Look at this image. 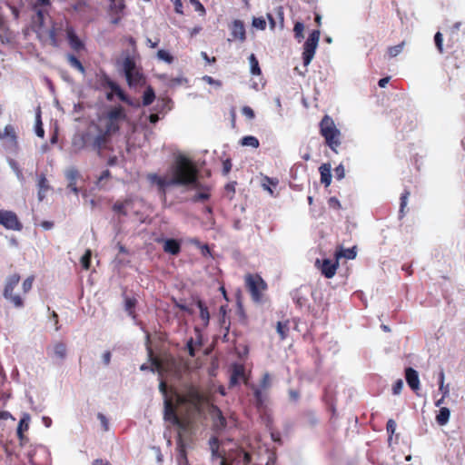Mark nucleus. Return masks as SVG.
Returning <instances> with one entry per match:
<instances>
[{
  "mask_svg": "<svg viewBox=\"0 0 465 465\" xmlns=\"http://www.w3.org/2000/svg\"><path fill=\"white\" fill-rule=\"evenodd\" d=\"M159 390L164 398V420L183 432L191 429L194 420L208 404L207 396L193 385L178 389L173 384L168 386L165 380H161Z\"/></svg>",
  "mask_w": 465,
  "mask_h": 465,
  "instance_id": "1",
  "label": "nucleus"
},
{
  "mask_svg": "<svg viewBox=\"0 0 465 465\" xmlns=\"http://www.w3.org/2000/svg\"><path fill=\"white\" fill-rule=\"evenodd\" d=\"M127 120L125 110L121 105L110 107L107 111L97 115V119L90 124V129L94 130V135L88 133L86 143H90L93 150L100 155L103 151L110 150L112 138L120 132L121 124Z\"/></svg>",
  "mask_w": 465,
  "mask_h": 465,
  "instance_id": "2",
  "label": "nucleus"
},
{
  "mask_svg": "<svg viewBox=\"0 0 465 465\" xmlns=\"http://www.w3.org/2000/svg\"><path fill=\"white\" fill-rule=\"evenodd\" d=\"M145 344L151 363L150 366L141 365L140 369L142 371L150 369L152 371H157L161 376L164 374L181 376L182 371L185 369L183 360L168 352L154 355L151 347V334L146 331Z\"/></svg>",
  "mask_w": 465,
  "mask_h": 465,
  "instance_id": "3",
  "label": "nucleus"
},
{
  "mask_svg": "<svg viewBox=\"0 0 465 465\" xmlns=\"http://www.w3.org/2000/svg\"><path fill=\"white\" fill-rule=\"evenodd\" d=\"M170 171V184L195 186L198 183V168L191 159L184 155H179L175 158Z\"/></svg>",
  "mask_w": 465,
  "mask_h": 465,
  "instance_id": "4",
  "label": "nucleus"
},
{
  "mask_svg": "<svg viewBox=\"0 0 465 465\" xmlns=\"http://www.w3.org/2000/svg\"><path fill=\"white\" fill-rule=\"evenodd\" d=\"M320 134L324 138L325 144L334 153L341 144V133L337 128L333 119L325 114L320 122Z\"/></svg>",
  "mask_w": 465,
  "mask_h": 465,
  "instance_id": "5",
  "label": "nucleus"
},
{
  "mask_svg": "<svg viewBox=\"0 0 465 465\" xmlns=\"http://www.w3.org/2000/svg\"><path fill=\"white\" fill-rule=\"evenodd\" d=\"M123 68L127 84L130 87H136L144 84L145 78L140 69L137 68L133 57L127 56L124 58Z\"/></svg>",
  "mask_w": 465,
  "mask_h": 465,
  "instance_id": "6",
  "label": "nucleus"
},
{
  "mask_svg": "<svg viewBox=\"0 0 465 465\" xmlns=\"http://www.w3.org/2000/svg\"><path fill=\"white\" fill-rule=\"evenodd\" d=\"M244 282L252 301L262 302V292L267 289L265 281L259 274L248 273L245 275Z\"/></svg>",
  "mask_w": 465,
  "mask_h": 465,
  "instance_id": "7",
  "label": "nucleus"
},
{
  "mask_svg": "<svg viewBox=\"0 0 465 465\" xmlns=\"http://www.w3.org/2000/svg\"><path fill=\"white\" fill-rule=\"evenodd\" d=\"M20 282V275L18 273H14L10 275L5 282V286L4 289V297L10 301L14 306L17 308H21L24 306V301L19 295H15L14 290L18 285Z\"/></svg>",
  "mask_w": 465,
  "mask_h": 465,
  "instance_id": "8",
  "label": "nucleus"
},
{
  "mask_svg": "<svg viewBox=\"0 0 465 465\" xmlns=\"http://www.w3.org/2000/svg\"><path fill=\"white\" fill-rule=\"evenodd\" d=\"M321 33L319 30H313L303 45L302 60L303 64L307 66L312 60L318 43L320 40Z\"/></svg>",
  "mask_w": 465,
  "mask_h": 465,
  "instance_id": "9",
  "label": "nucleus"
},
{
  "mask_svg": "<svg viewBox=\"0 0 465 465\" xmlns=\"http://www.w3.org/2000/svg\"><path fill=\"white\" fill-rule=\"evenodd\" d=\"M0 225L7 230L21 231L23 224L13 211L0 210Z\"/></svg>",
  "mask_w": 465,
  "mask_h": 465,
  "instance_id": "10",
  "label": "nucleus"
},
{
  "mask_svg": "<svg viewBox=\"0 0 465 465\" xmlns=\"http://www.w3.org/2000/svg\"><path fill=\"white\" fill-rule=\"evenodd\" d=\"M232 38L229 41H239L241 43L245 42L246 30L244 23L242 20L235 19L229 25Z\"/></svg>",
  "mask_w": 465,
  "mask_h": 465,
  "instance_id": "11",
  "label": "nucleus"
},
{
  "mask_svg": "<svg viewBox=\"0 0 465 465\" xmlns=\"http://www.w3.org/2000/svg\"><path fill=\"white\" fill-rule=\"evenodd\" d=\"M65 33L71 49H73L75 52H79L84 49V42L78 37L73 26L67 25L65 28Z\"/></svg>",
  "mask_w": 465,
  "mask_h": 465,
  "instance_id": "12",
  "label": "nucleus"
},
{
  "mask_svg": "<svg viewBox=\"0 0 465 465\" xmlns=\"http://www.w3.org/2000/svg\"><path fill=\"white\" fill-rule=\"evenodd\" d=\"M339 267V260L335 258V261L330 259H323L320 266L322 274L327 279L332 278Z\"/></svg>",
  "mask_w": 465,
  "mask_h": 465,
  "instance_id": "13",
  "label": "nucleus"
},
{
  "mask_svg": "<svg viewBox=\"0 0 465 465\" xmlns=\"http://www.w3.org/2000/svg\"><path fill=\"white\" fill-rule=\"evenodd\" d=\"M134 202L132 199H125L124 201H117L113 205V211L118 214L126 216L128 214V209L132 207Z\"/></svg>",
  "mask_w": 465,
  "mask_h": 465,
  "instance_id": "14",
  "label": "nucleus"
},
{
  "mask_svg": "<svg viewBox=\"0 0 465 465\" xmlns=\"http://www.w3.org/2000/svg\"><path fill=\"white\" fill-rule=\"evenodd\" d=\"M213 428L217 430H223L226 427V420L223 417L222 411L213 406Z\"/></svg>",
  "mask_w": 465,
  "mask_h": 465,
  "instance_id": "15",
  "label": "nucleus"
},
{
  "mask_svg": "<svg viewBox=\"0 0 465 465\" xmlns=\"http://www.w3.org/2000/svg\"><path fill=\"white\" fill-rule=\"evenodd\" d=\"M196 305L200 311V319L203 327H207L210 322V312L206 304L201 300L197 299Z\"/></svg>",
  "mask_w": 465,
  "mask_h": 465,
  "instance_id": "16",
  "label": "nucleus"
},
{
  "mask_svg": "<svg viewBox=\"0 0 465 465\" xmlns=\"http://www.w3.org/2000/svg\"><path fill=\"white\" fill-rule=\"evenodd\" d=\"M66 345L60 341L54 345L51 356L55 360L64 361L66 357Z\"/></svg>",
  "mask_w": 465,
  "mask_h": 465,
  "instance_id": "17",
  "label": "nucleus"
},
{
  "mask_svg": "<svg viewBox=\"0 0 465 465\" xmlns=\"http://www.w3.org/2000/svg\"><path fill=\"white\" fill-rule=\"evenodd\" d=\"M331 166L330 163H323L320 166L319 172L321 174V182L325 186H329L331 182Z\"/></svg>",
  "mask_w": 465,
  "mask_h": 465,
  "instance_id": "18",
  "label": "nucleus"
},
{
  "mask_svg": "<svg viewBox=\"0 0 465 465\" xmlns=\"http://www.w3.org/2000/svg\"><path fill=\"white\" fill-rule=\"evenodd\" d=\"M356 247L344 249L343 247H339L335 252V258L340 260L341 258H346L349 260H352L356 257Z\"/></svg>",
  "mask_w": 465,
  "mask_h": 465,
  "instance_id": "19",
  "label": "nucleus"
},
{
  "mask_svg": "<svg viewBox=\"0 0 465 465\" xmlns=\"http://www.w3.org/2000/svg\"><path fill=\"white\" fill-rule=\"evenodd\" d=\"M252 389L253 390L256 408L259 411H262V410L265 409L267 396L265 394H263L262 391L260 389L255 388L254 386H252Z\"/></svg>",
  "mask_w": 465,
  "mask_h": 465,
  "instance_id": "20",
  "label": "nucleus"
},
{
  "mask_svg": "<svg viewBox=\"0 0 465 465\" xmlns=\"http://www.w3.org/2000/svg\"><path fill=\"white\" fill-rule=\"evenodd\" d=\"M163 250L165 252L177 255L181 251V245L176 240L168 239L164 242Z\"/></svg>",
  "mask_w": 465,
  "mask_h": 465,
  "instance_id": "21",
  "label": "nucleus"
},
{
  "mask_svg": "<svg viewBox=\"0 0 465 465\" xmlns=\"http://www.w3.org/2000/svg\"><path fill=\"white\" fill-rule=\"evenodd\" d=\"M37 186H38V199L40 201H42L45 198V193L50 188L48 181H47V179H46L45 174H41L38 177Z\"/></svg>",
  "mask_w": 465,
  "mask_h": 465,
  "instance_id": "22",
  "label": "nucleus"
},
{
  "mask_svg": "<svg viewBox=\"0 0 465 465\" xmlns=\"http://www.w3.org/2000/svg\"><path fill=\"white\" fill-rule=\"evenodd\" d=\"M450 417V411L447 407H440L435 419L439 425L444 426L448 423Z\"/></svg>",
  "mask_w": 465,
  "mask_h": 465,
  "instance_id": "23",
  "label": "nucleus"
},
{
  "mask_svg": "<svg viewBox=\"0 0 465 465\" xmlns=\"http://www.w3.org/2000/svg\"><path fill=\"white\" fill-rule=\"evenodd\" d=\"M148 178L149 180L152 182V183H154L157 184V186L159 187V189L164 193V190H165V187L166 186H171L172 184L169 183V180H166L165 178L163 177H161L155 173L153 174H149L148 175Z\"/></svg>",
  "mask_w": 465,
  "mask_h": 465,
  "instance_id": "24",
  "label": "nucleus"
},
{
  "mask_svg": "<svg viewBox=\"0 0 465 465\" xmlns=\"http://www.w3.org/2000/svg\"><path fill=\"white\" fill-rule=\"evenodd\" d=\"M111 14H123L125 8L124 0H109Z\"/></svg>",
  "mask_w": 465,
  "mask_h": 465,
  "instance_id": "25",
  "label": "nucleus"
},
{
  "mask_svg": "<svg viewBox=\"0 0 465 465\" xmlns=\"http://www.w3.org/2000/svg\"><path fill=\"white\" fill-rule=\"evenodd\" d=\"M276 330L282 341L285 340L289 333V321L286 322H278L276 325Z\"/></svg>",
  "mask_w": 465,
  "mask_h": 465,
  "instance_id": "26",
  "label": "nucleus"
},
{
  "mask_svg": "<svg viewBox=\"0 0 465 465\" xmlns=\"http://www.w3.org/2000/svg\"><path fill=\"white\" fill-rule=\"evenodd\" d=\"M209 445H210V450H211L213 458H221L223 456V454H221L219 452L220 444H219V440L217 437H212L209 440Z\"/></svg>",
  "mask_w": 465,
  "mask_h": 465,
  "instance_id": "27",
  "label": "nucleus"
},
{
  "mask_svg": "<svg viewBox=\"0 0 465 465\" xmlns=\"http://www.w3.org/2000/svg\"><path fill=\"white\" fill-rule=\"evenodd\" d=\"M72 8L81 16H84V14L90 10V5L84 0H79L72 6Z\"/></svg>",
  "mask_w": 465,
  "mask_h": 465,
  "instance_id": "28",
  "label": "nucleus"
},
{
  "mask_svg": "<svg viewBox=\"0 0 465 465\" xmlns=\"http://www.w3.org/2000/svg\"><path fill=\"white\" fill-rule=\"evenodd\" d=\"M67 61L72 67L77 69L80 73H82V74L85 73V69H84L83 64L74 54H67Z\"/></svg>",
  "mask_w": 465,
  "mask_h": 465,
  "instance_id": "29",
  "label": "nucleus"
},
{
  "mask_svg": "<svg viewBox=\"0 0 465 465\" xmlns=\"http://www.w3.org/2000/svg\"><path fill=\"white\" fill-rule=\"evenodd\" d=\"M155 98V94L152 86H148L143 95V105H150Z\"/></svg>",
  "mask_w": 465,
  "mask_h": 465,
  "instance_id": "30",
  "label": "nucleus"
},
{
  "mask_svg": "<svg viewBox=\"0 0 465 465\" xmlns=\"http://www.w3.org/2000/svg\"><path fill=\"white\" fill-rule=\"evenodd\" d=\"M249 62H250L252 74H253V75H260L262 71H261V68H260V65H259L258 59L256 58L254 54H252L249 56Z\"/></svg>",
  "mask_w": 465,
  "mask_h": 465,
  "instance_id": "31",
  "label": "nucleus"
},
{
  "mask_svg": "<svg viewBox=\"0 0 465 465\" xmlns=\"http://www.w3.org/2000/svg\"><path fill=\"white\" fill-rule=\"evenodd\" d=\"M396 422L393 419H390L388 421H387V424H386V430H387V433H388V444L389 446L391 445V442H392V439H393V434L395 433V430H396Z\"/></svg>",
  "mask_w": 465,
  "mask_h": 465,
  "instance_id": "32",
  "label": "nucleus"
},
{
  "mask_svg": "<svg viewBox=\"0 0 465 465\" xmlns=\"http://www.w3.org/2000/svg\"><path fill=\"white\" fill-rule=\"evenodd\" d=\"M113 92L117 95V97L124 103L127 104L128 105L134 106V104L133 101L129 98L127 94L120 88L119 85H117Z\"/></svg>",
  "mask_w": 465,
  "mask_h": 465,
  "instance_id": "33",
  "label": "nucleus"
},
{
  "mask_svg": "<svg viewBox=\"0 0 465 465\" xmlns=\"http://www.w3.org/2000/svg\"><path fill=\"white\" fill-rule=\"evenodd\" d=\"M136 302H137V301L135 298H126L125 299V311L134 319L136 317L135 311H134Z\"/></svg>",
  "mask_w": 465,
  "mask_h": 465,
  "instance_id": "34",
  "label": "nucleus"
},
{
  "mask_svg": "<svg viewBox=\"0 0 465 465\" xmlns=\"http://www.w3.org/2000/svg\"><path fill=\"white\" fill-rule=\"evenodd\" d=\"M241 143L244 146H251L253 148H258L260 145L259 140L252 135L242 137Z\"/></svg>",
  "mask_w": 465,
  "mask_h": 465,
  "instance_id": "35",
  "label": "nucleus"
},
{
  "mask_svg": "<svg viewBox=\"0 0 465 465\" xmlns=\"http://www.w3.org/2000/svg\"><path fill=\"white\" fill-rule=\"evenodd\" d=\"M100 81L103 87H108L112 91L118 85L105 73L101 75Z\"/></svg>",
  "mask_w": 465,
  "mask_h": 465,
  "instance_id": "36",
  "label": "nucleus"
},
{
  "mask_svg": "<svg viewBox=\"0 0 465 465\" xmlns=\"http://www.w3.org/2000/svg\"><path fill=\"white\" fill-rule=\"evenodd\" d=\"M405 43L401 42V44L393 46H390L387 50V54L390 58H393L397 56L400 53L402 52Z\"/></svg>",
  "mask_w": 465,
  "mask_h": 465,
  "instance_id": "37",
  "label": "nucleus"
},
{
  "mask_svg": "<svg viewBox=\"0 0 465 465\" xmlns=\"http://www.w3.org/2000/svg\"><path fill=\"white\" fill-rule=\"evenodd\" d=\"M411 193L409 190H404V192L401 195V203H400V216L402 217L404 215V209L407 205L408 198Z\"/></svg>",
  "mask_w": 465,
  "mask_h": 465,
  "instance_id": "38",
  "label": "nucleus"
},
{
  "mask_svg": "<svg viewBox=\"0 0 465 465\" xmlns=\"http://www.w3.org/2000/svg\"><path fill=\"white\" fill-rule=\"evenodd\" d=\"M157 57L160 60L164 61L167 64H172L174 60L173 56L166 50L160 49L157 52Z\"/></svg>",
  "mask_w": 465,
  "mask_h": 465,
  "instance_id": "39",
  "label": "nucleus"
},
{
  "mask_svg": "<svg viewBox=\"0 0 465 465\" xmlns=\"http://www.w3.org/2000/svg\"><path fill=\"white\" fill-rule=\"evenodd\" d=\"M91 257L92 252L90 249H87L84 254L81 258V265L84 270H88L91 266Z\"/></svg>",
  "mask_w": 465,
  "mask_h": 465,
  "instance_id": "40",
  "label": "nucleus"
},
{
  "mask_svg": "<svg viewBox=\"0 0 465 465\" xmlns=\"http://www.w3.org/2000/svg\"><path fill=\"white\" fill-rule=\"evenodd\" d=\"M304 25L302 22H296L293 27L294 37L300 42L303 38Z\"/></svg>",
  "mask_w": 465,
  "mask_h": 465,
  "instance_id": "41",
  "label": "nucleus"
},
{
  "mask_svg": "<svg viewBox=\"0 0 465 465\" xmlns=\"http://www.w3.org/2000/svg\"><path fill=\"white\" fill-rule=\"evenodd\" d=\"M35 134L37 136H39L41 138H43L45 136V130L43 128L40 113H38L36 115Z\"/></svg>",
  "mask_w": 465,
  "mask_h": 465,
  "instance_id": "42",
  "label": "nucleus"
},
{
  "mask_svg": "<svg viewBox=\"0 0 465 465\" xmlns=\"http://www.w3.org/2000/svg\"><path fill=\"white\" fill-rule=\"evenodd\" d=\"M252 25L257 29L264 30L266 28V21L263 17H253Z\"/></svg>",
  "mask_w": 465,
  "mask_h": 465,
  "instance_id": "43",
  "label": "nucleus"
},
{
  "mask_svg": "<svg viewBox=\"0 0 465 465\" xmlns=\"http://www.w3.org/2000/svg\"><path fill=\"white\" fill-rule=\"evenodd\" d=\"M435 45L440 54L443 53V37L441 33L437 32L434 35Z\"/></svg>",
  "mask_w": 465,
  "mask_h": 465,
  "instance_id": "44",
  "label": "nucleus"
},
{
  "mask_svg": "<svg viewBox=\"0 0 465 465\" xmlns=\"http://www.w3.org/2000/svg\"><path fill=\"white\" fill-rule=\"evenodd\" d=\"M184 83H187V79L184 77H172L168 81V84L171 87L181 85Z\"/></svg>",
  "mask_w": 465,
  "mask_h": 465,
  "instance_id": "45",
  "label": "nucleus"
},
{
  "mask_svg": "<svg viewBox=\"0 0 465 465\" xmlns=\"http://www.w3.org/2000/svg\"><path fill=\"white\" fill-rule=\"evenodd\" d=\"M79 177V172L75 168H71L66 172V178L68 182H76Z\"/></svg>",
  "mask_w": 465,
  "mask_h": 465,
  "instance_id": "46",
  "label": "nucleus"
},
{
  "mask_svg": "<svg viewBox=\"0 0 465 465\" xmlns=\"http://www.w3.org/2000/svg\"><path fill=\"white\" fill-rule=\"evenodd\" d=\"M28 423L25 420H21L17 428V435L22 440L24 439L23 431L28 430Z\"/></svg>",
  "mask_w": 465,
  "mask_h": 465,
  "instance_id": "47",
  "label": "nucleus"
},
{
  "mask_svg": "<svg viewBox=\"0 0 465 465\" xmlns=\"http://www.w3.org/2000/svg\"><path fill=\"white\" fill-rule=\"evenodd\" d=\"M210 196L211 195L208 193H198L192 197V202L198 203V202L205 201V200H208L210 198Z\"/></svg>",
  "mask_w": 465,
  "mask_h": 465,
  "instance_id": "48",
  "label": "nucleus"
},
{
  "mask_svg": "<svg viewBox=\"0 0 465 465\" xmlns=\"http://www.w3.org/2000/svg\"><path fill=\"white\" fill-rule=\"evenodd\" d=\"M190 2L194 6L195 11L199 12L201 15H205V8L199 0H190Z\"/></svg>",
  "mask_w": 465,
  "mask_h": 465,
  "instance_id": "49",
  "label": "nucleus"
},
{
  "mask_svg": "<svg viewBox=\"0 0 465 465\" xmlns=\"http://www.w3.org/2000/svg\"><path fill=\"white\" fill-rule=\"evenodd\" d=\"M34 280V276H29L24 281L23 291L25 293L28 292L32 289Z\"/></svg>",
  "mask_w": 465,
  "mask_h": 465,
  "instance_id": "50",
  "label": "nucleus"
},
{
  "mask_svg": "<svg viewBox=\"0 0 465 465\" xmlns=\"http://www.w3.org/2000/svg\"><path fill=\"white\" fill-rule=\"evenodd\" d=\"M111 177V172L109 170H104L101 175L98 177L97 181H96V185L99 186V187H102L103 186V182L104 180H107Z\"/></svg>",
  "mask_w": 465,
  "mask_h": 465,
  "instance_id": "51",
  "label": "nucleus"
},
{
  "mask_svg": "<svg viewBox=\"0 0 465 465\" xmlns=\"http://www.w3.org/2000/svg\"><path fill=\"white\" fill-rule=\"evenodd\" d=\"M97 419L100 420L102 428L104 431L109 430V421L107 418L101 412L97 414Z\"/></svg>",
  "mask_w": 465,
  "mask_h": 465,
  "instance_id": "52",
  "label": "nucleus"
},
{
  "mask_svg": "<svg viewBox=\"0 0 465 465\" xmlns=\"http://www.w3.org/2000/svg\"><path fill=\"white\" fill-rule=\"evenodd\" d=\"M410 388L419 396L420 380H406Z\"/></svg>",
  "mask_w": 465,
  "mask_h": 465,
  "instance_id": "53",
  "label": "nucleus"
},
{
  "mask_svg": "<svg viewBox=\"0 0 465 465\" xmlns=\"http://www.w3.org/2000/svg\"><path fill=\"white\" fill-rule=\"evenodd\" d=\"M335 177L337 180H341L345 176V169L342 164L338 165L334 169Z\"/></svg>",
  "mask_w": 465,
  "mask_h": 465,
  "instance_id": "54",
  "label": "nucleus"
},
{
  "mask_svg": "<svg viewBox=\"0 0 465 465\" xmlns=\"http://www.w3.org/2000/svg\"><path fill=\"white\" fill-rule=\"evenodd\" d=\"M232 166L231 159L228 158L223 162V174L224 176L228 175V173L231 172Z\"/></svg>",
  "mask_w": 465,
  "mask_h": 465,
  "instance_id": "55",
  "label": "nucleus"
},
{
  "mask_svg": "<svg viewBox=\"0 0 465 465\" xmlns=\"http://www.w3.org/2000/svg\"><path fill=\"white\" fill-rule=\"evenodd\" d=\"M439 391H440L441 395H443V398H446L449 396L450 393V387L449 384H444V380H440Z\"/></svg>",
  "mask_w": 465,
  "mask_h": 465,
  "instance_id": "56",
  "label": "nucleus"
},
{
  "mask_svg": "<svg viewBox=\"0 0 465 465\" xmlns=\"http://www.w3.org/2000/svg\"><path fill=\"white\" fill-rule=\"evenodd\" d=\"M5 135L10 137L15 142L16 140L15 128L12 125H6L5 127Z\"/></svg>",
  "mask_w": 465,
  "mask_h": 465,
  "instance_id": "57",
  "label": "nucleus"
},
{
  "mask_svg": "<svg viewBox=\"0 0 465 465\" xmlns=\"http://www.w3.org/2000/svg\"><path fill=\"white\" fill-rule=\"evenodd\" d=\"M330 208L340 210L341 208L340 201L336 197H331L328 201Z\"/></svg>",
  "mask_w": 465,
  "mask_h": 465,
  "instance_id": "58",
  "label": "nucleus"
},
{
  "mask_svg": "<svg viewBox=\"0 0 465 465\" xmlns=\"http://www.w3.org/2000/svg\"><path fill=\"white\" fill-rule=\"evenodd\" d=\"M402 388H403L402 380H398L392 387V393L394 395H399L401 392Z\"/></svg>",
  "mask_w": 465,
  "mask_h": 465,
  "instance_id": "59",
  "label": "nucleus"
},
{
  "mask_svg": "<svg viewBox=\"0 0 465 465\" xmlns=\"http://www.w3.org/2000/svg\"><path fill=\"white\" fill-rule=\"evenodd\" d=\"M186 348L188 350L189 355L192 356V357H194L195 356V349H194V344H193V338H191L187 341Z\"/></svg>",
  "mask_w": 465,
  "mask_h": 465,
  "instance_id": "60",
  "label": "nucleus"
},
{
  "mask_svg": "<svg viewBox=\"0 0 465 465\" xmlns=\"http://www.w3.org/2000/svg\"><path fill=\"white\" fill-rule=\"evenodd\" d=\"M242 114L249 119L254 118V112L250 106H244L242 110Z\"/></svg>",
  "mask_w": 465,
  "mask_h": 465,
  "instance_id": "61",
  "label": "nucleus"
},
{
  "mask_svg": "<svg viewBox=\"0 0 465 465\" xmlns=\"http://www.w3.org/2000/svg\"><path fill=\"white\" fill-rule=\"evenodd\" d=\"M405 378H418V372L414 369L409 367L405 370Z\"/></svg>",
  "mask_w": 465,
  "mask_h": 465,
  "instance_id": "62",
  "label": "nucleus"
},
{
  "mask_svg": "<svg viewBox=\"0 0 465 465\" xmlns=\"http://www.w3.org/2000/svg\"><path fill=\"white\" fill-rule=\"evenodd\" d=\"M173 5L175 13L179 15H183V6L182 1L178 0V2H174Z\"/></svg>",
  "mask_w": 465,
  "mask_h": 465,
  "instance_id": "63",
  "label": "nucleus"
},
{
  "mask_svg": "<svg viewBox=\"0 0 465 465\" xmlns=\"http://www.w3.org/2000/svg\"><path fill=\"white\" fill-rule=\"evenodd\" d=\"M93 465H112L107 460L95 459L93 461Z\"/></svg>",
  "mask_w": 465,
  "mask_h": 465,
  "instance_id": "64",
  "label": "nucleus"
}]
</instances>
